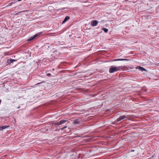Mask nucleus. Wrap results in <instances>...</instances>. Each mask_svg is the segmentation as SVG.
Here are the masks:
<instances>
[{
	"label": "nucleus",
	"instance_id": "nucleus-14",
	"mask_svg": "<svg viewBox=\"0 0 159 159\" xmlns=\"http://www.w3.org/2000/svg\"><path fill=\"white\" fill-rule=\"evenodd\" d=\"M47 75L48 76H50L51 75V74L50 73H48L47 74Z\"/></svg>",
	"mask_w": 159,
	"mask_h": 159
},
{
	"label": "nucleus",
	"instance_id": "nucleus-13",
	"mask_svg": "<svg viewBox=\"0 0 159 159\" xmlns=\"http://www.w3.org/2000/svg\"><path fill=\"white\" fill-rule=\"evenodd\" d=\"M61 124H62L61 123V121L58 122H56L55 125H60Z\"/></svg>",
	"mask_w": 159,
	"mask_h": 159
},
{
	"label": "nucleus",
	"instance_id": "nucleus-7",
	"mask_svg": "<svg viewBox=\"0 0 159 159\" xmlns=\"http://www.w3.org/2000/svg\"><path fill=\"white\" fill-rule=\"evenodd\" d=\"M80 121L79 119H76L74 120V122L75 124H78L80 123Z\"/></svg>",
	"mask_w": 159,
	"mask_h": 159
},
{
	"label": "nucleus",
	"instance_id": "nucleus-2",
	"mask_svg": "<svg viewBox=\"0 0 159 159\" xmlns=\"http://www.w3.org/2000/svg\"><path fill=\"white\" fill-rule=\"evenodd\" d=\"M42 34V32H39L36 34H35L33 36V37H32L30 38L29 39H28V41H31L34 39H35L36 37L39 36L40 34Z\"/></svg>",
	"mask_w": 159,
	"mask_h": 159
},
{
	"label": "nucleus",
	"instance_id": "nucleus-6",
	"mask_svg": "<svg viewBox=\"0 0 159 159\" xmlns=\"http://www.w3.org/2000/svg\"><path fill=\"white\" fill-rule=\"evenodd\" d=\"M70 18V17L69 16H66L64 20L62 22V24L65 23Z\"/></svg>",
	"mask_w": 159,
	"mask_h": 159
},
{
	"label": "nucleus",
	"instance_id": "nucleus-5",
	"mask_svg": "<svg viewBox=\"0 0 159 159\" xmlns=\"http://www.w3.org/2000/svg\"><path fill=\"white\" fill-rule=\"evenodd\" d=\"M136 69H139V70L142 71H146V70L142 67L138 66L136 68Z\"/></svg>",
	"mask_w": 159,
	"mask_h": 159
},
{
	"label": "nucleus",
	"instance_id": "nucleus-4",
	"mask_svg": "<svg viewBox=\"0 0 159 159\" xmlns=\"http://www.w3.org/2000/svg\"><path fill=\"white\" fill-rule=\"evenodd\" d=\"M98 21L96 20H93L91 22V25L93 26H95L97 25Z\"/></svg>",
	"mask_w": 159,
	"mask_h": 159
},
{
	"label": "nucleus",
	"instance_id": "nucleus-12",
	"mask_svg": "<svg viewBox=\"0 0 159 159\" xmlns=\"http://www.w3.org/2000/svg\"><path fill=\"white\" fill-rule=\"evenodd\" d=\"M66 121H67V120H62L60 121L61 122V124L65 123H66Z\"/></svg>",
	"mask_w": 159,
	"mask_h": 159
},
{
	"label": "nucleus",
	"instance_id": "nucleus-3",
	"mask_svg": "<svg viewBox=\"0 0 159 159\" xmlns=\"http://www.w3.org/2000/svg\"><path fill=\"white\" fill-rule=\"evenodd\" d=\"M128 117V116L126 115H123L121 116H120L119 118H118L116 120V122H118L121 120L124 119L125 118H127Z\"/></svg>",
	"mask_w": 159,
	"mask_h": 159
},
{
	"label": "nucleus",
	"instance_id": "nucleus-16",
	"mask_svg": "<svg viewBox=\"0 0 159 159\" xmlns=\"http://www.w3.org/2000/svg\"><path fill=\"white\" fill-rule=\"evenodd\" d=\"M63 127H64V129H65V128H67V126H65Z\"/></svg>",
	"mask_w": 159,
	"mask_h": 159
},
{
	"label": "nucleus",
	"instance_id": "nucleus-18",
	"mask_svg": "<svg viewBox=\"0 0 159 159\" xmlns=\"http://www.w3.org/2000/svg\"><path fill=\"white\" fill-rule=\"evenodd\" d=\"M56 122H53L52 124H55V125Z\"/></svg>",
	"mask_w": 159,
	"mask_h": 159
},
{
	"label": "nucleus",
	"instance_id": "nucleus-8",
	"mask_svg": "<svg viewBox=\"0 0 159 159\" xmlns=\"http://www.w3.org/2000/svg\"><path fill=\"white\" fill-rule=\"evenodd\" d=\"M8 127V126L7 125H4L2 126H1L0 127V130H2L3 129L7 128Z\"/></svg>",
	"mask_w": 159,
	"mask_h": 159
},
{
	"label": "nucleus",
	"instance_id": "nucleus-15",
	"mask_svg": "<svg viewBox=\"0 0 159 159\" xmlns=\"http://www.w3.org/2000/svg\"><path fill=\"white\" fill-rule=\"evenodd\" d=\"M64 129V127H62V128H61L60 129H61V130H63Z\"/></svg>",
	"mask_w": 159,
	"mask_h": 159
},
{
	"label": "nucleus",
	"instance_id": "nucleus-11",
	"mask_svg": "<svg viewBox=\"0 0 159 159\" xmlns=\"http://www.w3.org/2000/svg\"><path fill=\"white\" fill-rule=\"evenodd\" d=\"M105 33H107L108 31V30L106 28H103L102 29Z\"/></svg>",
	"mask_w": 159,
	"mask_h": 159
},
{
	"label": "nucleus",
	"instance_id": "nucleus-9",
	"mask_svg": "<svg viewBox=\"0 0 159 159\" xmlns=\"http://www.w3.org/2000/svg\"><path fill=\"white\" fill-rule=\"evenodd\" d=\"M16 60L14 59H10L8 61V62L9 64H11V63L13 62L14 61H15Z\"/></svg>",
	"mask_w": 159,
	"mask_h": 159
},
{
	"label": "nucleus",
	"instance_id": "nucleus-19",
	"mask_svg": "<svg viewBox=\"0 0 159 159\" xmlns=\"http://www.w3.org/2000/svg\"><path fill=\"white\" fill-rule=\"evenodd\" d=\"M79 89V90H80V89Z\"/></svg>",
	"mask_w": 159,
	"mask_h": 159
},
{
	"label": "nucleus",
	"instance_id": "nucleus-20",
	"mask_svg": "<svg viewBox=\"0 0 159 159\" xmlns=\"http://www.w3.org/2000/svg\"><path fill=\"white\" fill-rule=\"evenodd\" d=\"M18 1H21V0H17Z\"/></svg>",
	"mask_w": 159,
	"mask_h": 159
},
{
	"label": "nucleus",
	"instance_id": "nucleus-17",
	"mask_svg": "<svg viewBox=\"0 0 159 159\" xmlns=\"http://www.w3.org/2000/svg\"><path fill=\"white\" fill-rule=\"evenodd\" d=\"M24 12V11H20V12H19V13L21 12Z\"/></svg>",
	"mask_w": 159,
	"mask_h": 159
},
{
	"label": "nucleus",
	"instance_id": "nucleus-10",
	"mask_svg": "<svg viewBox=\"0 0 159 159\" xmlns=\"http://www.w3.org/2000/svg\"><path fill=\"white\" fill-rule=\"evenodd\" d=\"M128 59H115L114 60V61H127Z\"/></svg>",
	"mask_w": 159,
	"mask_h": 159
},
{
	"label": "nucleus",
	"instance_id": "nucleus-1",
	"mask_svg": "<svg viewBox=\"0 0 159 159\" xmlns=\"http://www.w3.org/2000/svg\"><path fill=\"white\" fill-rule=\"evenodd\" d=\"M121 66H111L109 69V72L110 73H113L117 71L122 69Z\"/></svg>",
	"mask_w": 159,
	"mask_h": 159
}]
</instances>
